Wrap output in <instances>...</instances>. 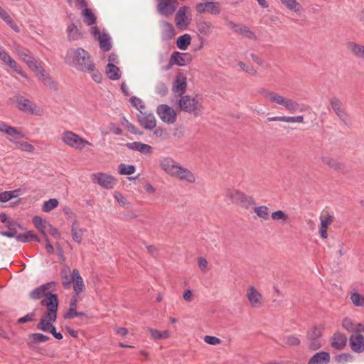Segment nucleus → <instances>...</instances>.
I'll return each instance as SVG.
<instances>
[{"label": "nucleus", "instance_id": "obj_1", "mask_svg": "<svg viewBox=\"0 0 364 364\" xmlns=\"http://www.w3.org/2000/svg\"><path fill=\"white\" fill-rule=\"evenodd\" d=\"M65 62L76 70L87 73L97 83L102 80V74L96 69L90 54L82 48H71L67 52Z\"/></svg>", "mask_w": 364, "mask_h": 364}, {"label": "nucleus", "instance_id": "obj_2", "mask_svg": "<svg viewBox=\"0 0 364 364\" xmlns=\"http://www.w3.org/2000/svg\"><path fill=\"white\" fill-rule=\"evenodd\" d=\"M159 165L166 174L179 181L191 184L195 183L196 181L195 174L190 169L180 165L171 157L161 158Z\"/></svg>", "mask_w": 364, "mask_h": 364}, {"label": "nucleus", "instance_id": "obj_3", "mask_svg": "<svg viewBox=\"0 0 364 364\" xmlns=\"http://www.w3.org/2000/svg\"><path fill=\"white\" fill-rule=\"evenodd\" d=\"M259 93L270 102L284 108L290 113L305 112L308 108L304 104H299L291 98L270 90L262 88L259 90Z\"/></svg>", "mask_w": 364, "mask_h": 364}, {"label": "nucleus", "instance_id": "obj_4", "mask_svg": "<svg viewBox=\"0 0 364 364\" xmlns=\"http://www.w3.org/2000/svg\"><path fill=\"white\" fill-rule=\"evenodd\" d=\"M56 287V283L55 282H50L46 284H43L39 287L35 288L29 293V297L32 300H38L45 296V299L41 300V306L46 307V311H48L49 304L48 302L52 301L55 306L57 304L58 307V296L55 294H52L51 291H54Z\"/></svg>", "mask_w": 364, "mask_h": 364}, {"label": "nucleus", "instance_id": "obj_5", "mask_svg": "<svg viewBox=\"0 0 364 364\" xmlns=\"http://www.w3.org/2000/svg\"><path fill=\"white\" fill-rule=\"evenodd\" d=\"M48 311H46L40 322L37 325V328L43 332H50L56 339L61 340L63 335L56 331L53 323L57 318V306H55L52 301L48 302ZM55 305H57L55 304Z\"/></svg>", "mask_w": 364, "mask_h": 364}, {"label": "nucleus", "instance_id": "obj_6", "mask_svg": "<svg viewBox=\"0 0 364 364\" xmlns=\"http://www.w3.org/2000/svg\"><path fill=\"white\" fill-rule=\"evenodd\" d=\"M21 59L26 63L28 68L36 73L38 78L47 86L54 87L55 84L51 77L45 71L41 64L26 50L18 51Z\"/></svg>", "mask_w": 364, "mask_h": 364}, {"label": "nucleus", "instance_id": "obj_7", "mask_svg": "<svg viewBox=\"0 0 364 364\" xmlns=\"http://www.w3.org/2000/svg\"><path fill=\"white\" fill-rule=\"evenodd\" d=\"M62 141L68 146L82 151L92 144L72 131H65L61 134Z\"/></svg>", "mask_w": 364, "mask_h": 364}, {"label": "nucleus", "instance_id": "obj_8", "mask_svg": "<svg viewBox=\"0 0 364 364\" xmlns=\"http://www.w3.org/2000/svg\"><path fill=\"white\" fill-rule=\"evenodd\" d=\"M225 197L233 204H241L245 209L255 205V200L252 196L246 195L244 192L237 189H228Z\"/></svg>", "mask_w": 364, "mask_h": 364}, {"label": "nucleus", "instance_id": "obj_9", "mask_svg": "<svg viewBox=\"0 0 364 364\" xmlns=\"http://www.w3.org/2000/svg\"><path fill=\"white\" fill-rule=\"evenodd\" d=\"M179 107L188 113H194L195 115H199L202 113L203 106L200 100L197 97L190 95L181 96L178 101Z\"/></svg>", "mask_w": 364, "mask_h": 364}, {"label": "nucleus", "instance_id": "obj_10", "mask_svg": "<svg viewBox=\"0 0 364 364\" xmlns=\"http://www.w3.org/2000/svg\"><path fill=\"white\" fill-rule=\"evenodd\" d=\"M16 101L17 108L22 112L38 116L41 115L43 113V110L40 107H38L36 104L23 96H16Z\"/></svg>", "mask_w": 364, "mask_h": 364}, {"label": "nucleus", "instance_id": "obj_11", "mask_svg": "<svg viewBox=\"0 0 364 364\" xmlns=\"http://www.w3.org/2000/svg\"><path fill=\"white\" fill-rule=\"evenodd\" d=\"M90 33L95 40L99 41L100 47L104 52L110 50L112 48L111 38L107 33H100L97 26L90 28Z\"/></svg>", "mask_w": 364, "mask_h": 364}, {"label": "nucleus", "instance_id": "obj_12", "mask_svg": "<svg viewBox=\"0 0 364 364\" xmlns=\"http://www.w3.org/2000/svg\"><path fill=\"white\" fill-rule=\"evenodd\" d=\"M160 119L165 123L173 124L176 121V113L167 105H160L156 109Z\"/></svg>", "mask_w": 364, "mask_h": 364}, {"label": "nucleus", "instance_id": "obj_13", "mask_svg": "<svg viewBox=\"0 0 364 364\" xmlns=\"http://www.w3.org/2000/svg\"><path fill=\"white\" fill-rule=\"evenodd\" d=\"M178 5L176 0H162L156 6L157 11L162 16H170L175 12Z\"/></svg>", "mask_w": 364, "mask_h": 364}, {"label": "nucleus", "instance_id": "obj_14", "mask_svg": "<svg viewBox=\"0 0 364 364\" xmlns=\"http://www.w3.org/2000/svg\"><path fill=\"white\" fill-rule=\"evenodd\" d=\"M137 120L139 124L147 130H152L156 126V121L153 113L146 110L137 114Z\"/></svg>", "mask_w": 364, "mask_h": 364}, {"label": "nucleus", "instance_id": "obj_15", "mask_svg": "<svg viewBox=\"0 0 364 364\" xmlns=\"http://www.w3.org/2000/svg\"><path fill=\"white\" fill-rule=\"evenodd\" d=\"M191 60V55L187 53L173 52L170 58L169 63L166 68V70H168L173 65H177L179 66H185L190 63Z\"/></svg>", "mask_w": 364, "mask_h": 364}, {"label": "nucleus", "instance_id": "obj_16", "mask_svg": "<svg viewBox=\"0 0 364 364\" xmlns=\"http://www.w3.org/2000/svg\"><path fill=\"white\" fill-rule=\"evenodd\" d=\"M189 8L187 6H181L176 14L175 22L178 28L185 30L191 23V19L186 15Z\"/></svg>", "mask_w": 364, "mask_h": 364}, {"label": "nucleus", "instance_id": "obj_17", "mask_svg": "<svg viewBox=\"0 0 364 364\" xmlns=\"http://www.w3.org/2000/svg\"><path fill=\"white\" fill-rule=\"evenodd\" d=\"M186 77L182 73H177L173 82V92L177 96H183L186 90Z\"/></svg>", "mask_w": 364, "mask_h": 364}, {"label": "nucleus", "instance_id": "obj_18", "mask_svg": "<svg viewBox=\"0 0 364 364\" xmlns=\"http://www.w3.org/2000/svg\"><path fill=\"white\" fill-rule=\"evenodd\" d=\"M321 335L322 331L320 328L316 326L313 328L311 331L309 333V348L310 350H316L322 346Z\"/></svg>", "mask_w": 364, "mask_h": 364}, {"label": "nucleus", "instance_id": "obj_19", "mask_svg": "<svg viewBox=\"0 0 364 364\" xmlns=\"http://www.w3.org/2000/svg\"><path fill=\"white\" fill-rule=\"evenodd\" d=\"M91 180L93 183L99 184L104 188H112L114 178L111 175L104 173H96L91 175Z\"/></svg>", "mask_w": 364, "mask_h": 364}, {"label": "nucleus", "instance_id": "obj_20", "mask_svg": "<svg viewBox=\"0 0 364 364\" xmlns=\"http://www.w3.org/2000/svg\"><path fill=\"white\" fill-rule=\"evenodd\" d=\"M246 296L252 307L259 308L262 306V296L253 286L248 287Z\"/></svg>", "mask_w": 364, "mask_h": 364}, {"label": "nucleus", "instance_id": "obj_21", "mask_svg": "<svg viewBox=\"0 0 364 364\" xmlns=\"http://www.w3.org/2000/svg\"><path fill=\"white\" fill-rule=\"evenodd\" d=\"M349 345L353 352L361 353L364 351V337L360 333L352 334L349 338Z\"/></svg>", "mask_w": 364, "mask_h": 364}, {"label": "nucleus", "instance_id": "obj_22", "mask_svg": "<svg viewBox=\"0 0 364 364\" xmlns=\"http://www.w3.org/2000/svg\"><path fill=\"white\" fill-rule=\"evenodd\" d=\"M159 26L161 31V39L164 41H169L175 36V28L171 23L166 21H161Z\"/></svg>", "mask_w": 364, "mask_h": 364}, {"label": "nucleus", "instance_id": "obj_23", "mask_svg": "<svg viewBox=\"0 0 364 364\" xmlns=\"http://www.w3.org/2000/svg\"><path fill=\"white\" fill-rule=\"evenodd\" d=\"M330 104L331 108L336 113V114L345 123H347L348 121V115L346 113L345 110L342 108L343 103L337 97H332L330 99Z\"/></svg>", "mask_w": 364, "mask_h": 364}, {"label": "nucleus", "instance_id": "obj_24", "mask_svg": "<svg viewBox=\"0 0 364 364\" xmlns=\"http://www.w3.org/2000/svg\"><path fill=\"white\" fill-rule=\"evenodd\" d=\"M346 48L354 57L364 60V45L348 41L346 43Z\"/></svg>", "mask_w": 364, "mask_h": 364}, {"label": "nucleus", "instance_id": "obj_25", "mask_svg": "<svg viewBox=\"0 0 364 364\" xmlns=\"http://www.w3.org/2000/svg\"><path fill=\"white\" fill-rule=\"evenodd\" d=\"M330 361V353L326 351H320L310 358L308 364H329Z\"/></svg>", "mask_w": 364, "mask_h": 364}, {"label": "nucleus", "instance_id": "obj_26", "mask_svg": "<svg viewBox=\"0 0 364 364\" xmlns=\"http://www.w3.org/2000/svg\"><path fill=\"white\" fill-rule=\"evenodd\" d=\"M0 132L6 134L8 136V139L12 138L16 140L17 139L24 137V135L21 132L4 122L0 124Z\"/></svg>", "mask_w": 364, "mask_h": 364}, {"label": "nucleus", "instance_id": "obj_27", "mask_svg": "<svg viewBox=\"0 0 364 364\" xmlns=\"http://www.w3.org/2000/svg\"><path fill=\"white\" fill-rule=\"evenodd\" d=\"M126 146L131 150L136 151L143 154H149L152 152V147L140 141H134L126 144Z\"/></svg>", "mask_w": 364, "mask_h": 364}, {"label": "nucleus", "instance_id": "obj_28", "mask_svg": "<svg viewBox=\"0 0 364 364\" xmlns=\"http://www.w3.org/2000/svg\"><path fill=\"white\" fill-rule=\"evenodd\" d=\"M0 59L17 73L21 70L16 62L2 48H0Z\"/></svg>", "mask_w": 364, "mask_h": 364}, {"label": "nucleus", "instance_id": "obj_29", "mask_svg": "<svg viewBox=\"0 0 364 364\" xmlns=\"http://www.w3.org/2000/svg\"><path fill=\"white\" fill-rule=\"evenodd\" d=\"M73 289L75 293V296L78 295L80 292L82 291L85 287L84 281L80 276L77 269H74L73 270Z\"/></svg>", "mask_w": 364, "mask_h": 364}, {"label": "nucleus", "instance_id": "obj_30", "mask_svg": "<svg viewBox=\"0 0 364 364\" xmlns=\"http://www.w3.org/2000/svg\"><path fill=\"white\" fill-rule=\"evenodd\" d=\"M81 16L85 24L92 26L96 23L97 16L94 12L89 8H85L82 10Z\"/></svg>", "mask_w": 364, "mask_h": 364}, {"label": "nucleus", "instance_id": "obj_31", "mask_svg": "<svg viewBox=\"0 0 364 364\" xmlns=\"http://www.w3.org/2000/svg\"><path fill=\"white\" fill-rule=\"evenodd\" d=\"M346 342L347 338L344 334L336 333L333 337L331 345L335 349L341 350L346 346Z\"/></svg>", "mask_w": 364, "mask_h": 364}, {"label": "nucleus", "instance_id": "obj_32", "mask_svg": "<svg viewBox=\"0 0 364 364\" xmlns=\"http://www.w3.org/2000/svg\"><path fill=\"white\" fill-rule=\"evenodd\" d=\"M0 18L6 23L16 33H19L20 29L16 23L13 21L8 12L0 6Z\"/></svg>", "mask_w": 364, "mask_h": 364}, {"label": "nucleus", "instance_id": "obj_33", "mask_svg": "<svg viewBox=\"0 0 364 364\" xmlns=\"http://www.w3.org/2000/svg\"><path fill=\"white\" fill-rule=\"evenodd\" d=\"M236 34H240L243 37L256 41L257 37L255 33L250 30V28L245 24H240L237 30Z\"/></svg>", "mask_w": 364, "mask_h": 364}, {"label": "nucleus", "instance_id": "obj_34", "mask_svg": "<svg viewBox=\"0 0 364 364\" xmlns=\"http://www.w3.org/2000/svg\"><path fill=\"white\" fill-rule=\"evenodd\" d=\"M349 298L355 306H364V294H360L355 289L349 293Z\"/></svg>", "mask_w": 364, "mask_h": 364}, {"label": "nucleus", "instance_id": "obj_35", "mask_svg": "<svg viewBox=\"0 0 364 364\" xmlns=\"http://www.w3.org/2000/svg\"><path fill=\"white\" fill-rule=\"evenodd\" d=\"M332 223V218L330 215H327L325 218H321V225L319 227V235L321 238L326 239L328 237L327 228L328 226Z\"/></svg>", "mask_w": 364, "mask_h": 364}, {"label": "nucleus", "instance_id": "obj_36", "mask_svg": "<svg viewBox=\"0 0 364 364\" xmlns=\"http://www.w3.org/2000/svg\"><path fill=\"white\" fill-rule=\"evenodd\" d=\"M16 240L21 242H28L31 241L40 242L38 236L33 232V231L31 230L17 235Z\"/></svg>", "mask_w": 364, "mask_h": 364}, {"label": "nucleus", "instance_id": "obj_37", "mask_svg": "<svg viewBox=\"0 0 364 364\" xmlns=\"http://www.w3.org/2000/svg\"><path fill=\"white\" fill-rule=\"evenodd\" d=\"M84 230L80 228L77 222H74L71 226V235L73 240L77 243H80L82 239Z\"/></svg>", "mask_w": 364, "mask_h": 364}, {"label": "nucleus", "instance_id": "obj_38", "mask_svg": "<svg viewBox=\"0 0 364 364\" xmlns=\"http://www.w3.org/2000/svg\"><path fill=\"white\" fill-rule=\"evenodd\" d=\"M148 332L150 333L151 338L154 341L160 340V339H166L170 337V332L168 330H165L164 331H159L157 329L149 328Z\"/></svg>", "mask_w": 364, "mask_h": 364}, {"label": "nucleus", "instance_id": "obj_39", "mask_svg": "<svg viewBox=\"0 0 364 364\" xmlns=\"http://www.w3.org/2000/svg\"><path fill=\"white\" fill-rule=\"evenodd\" d=\"M191 37L189 34L186 33L178 38L176 41L177 47L182 50H186L188 46L191 44Z\"/></svg>", "mask_w": 364, "mask_h": 364}, {"label": "nucleus", "instance_id": "obj_40", "mask_svg": "<svg viewBox=\"0 0 364 364\" xmlns=\"http://www.w3.org/2000/svg\"><path fill=\"white\" fill-rule=\"evenodd\" d=\"M9 140L11 143L14 144L18 149H20L23 151L31 153L34 151V146L28 142H26V141L20 142L17 140H15L14 139H12V138H9Z\"/></svg>", "mask_w": 364, "mask_h": 364}, {"label": "nucleus", "instance_id": "obj_41", "mask_svg": "<svg viewBox=\"0 0 364 364\" xmlns=\"http://www.w3.org/2000/svg\"><path fill=\"white\" fill-rule=\"evenodd\" d=\"M67 31L69 41H75L80 38L81 33L75 23L68 25Z\"/></svg>", "mask_w": 364, "mask_h": 364}, {"label": "nucleus", "instance_id": "obj_42", "mask_svg": "<svg viewBox=\"0 0 364 364\" xmlns=\"http://www.w3.org/2000/svg\"><path fill=\"white\" fill-rule=\"evenodd\" d=\"M77 296H73L70 302V308L68 311L64 314V318L65 319H72L74 318V314L77 312Z\"/></svg>", "mask_w": 364, "mask_h": 364}, {"label": "nucleus", "instance_id": "obj_43", "mask_svg": "<svg viewBox=\"0 0 364 364\" xmlns=\"http://www.w3.org/2000/svg\"><path fill=\"white\" fill-rule=\"evenodd\" d=\"M197 28L201 34L209 36L212 33L213 27L209 21H201L198 23Z\"/></svg>", "mask_w": 364, "mask_h": 364}, {"label": "nucleus", "instance_id": "obj_44", "mask_svg": "<svg viewBox=\"0 0 364 364\" xmlns=\"http://www.w3.org/2000/svg\"><path fill=\"white\" fill-rule=\"evenodd\" d=\"M254 213L260 218L267 220L269 215V209L266 205L255 207Z\"/></svg>", "mask_w": 364, "mask_h": 364}, {"label": "nucleus", "instance_id": "obj_45", "mask_svg": "<svg viewBox=\"0 0 364 364\" xmlns=\"http://www.w3.org/2000/svg\"><path fill=\"white\" fill-rule=\"evenodd\" d=\"M271 217L272 220L279 221L282 223H286L288 221V215L282 210H277L272 213Z\"/></svg>", "mask_w": 364, "mask_h": 364}, {"label": "nucleus", "instance_id": "obj_46", "mask_svg": "<svg viewBox=\"0 0 364 364\" xmlns=\"http://www.w3.org/2000/svg\"><path fill=\"white\" fill-rule=\"evenodd\" d=\"M122 125L129 132L136 135H141L142 134L134 124L130 123L127 119L123 118Z\"/></svg>", "mask_w": 364, "mask_h": 364}, {"label": "nucleus", "instance_id": "obj_47", "mask_svg": "<svg viewBox=\"0 0 364 364\" xmlns=\"http://www.w3.org/2000/svg\"><path fill=\"white\" fill-rule=\"evenodd\" d=\"M58 205V201L55 198H50L44 202L42 210L45 213H48L55 208Z\"/></svg>", "mask_w": 364, "mask_h": 364}, {"label": "nucleus", "instance_id": "obj_48", "mask_svg": "<svg viewBox=\"0 0 364 364\" xmlns=\"http://www.w3.org/2000/svg\"><path fill=\"white\" fill-rule=\"evenodd\" d=\"M136 171V168L133 165L122 164L119 166V173L121 175H131Z\"/></svg>", "mask_w": 364, "mask_h": 364}, {"label": "nucleus", "instance_id": "obj_49", "mask_svg": "<svg viewBox=\"0 0 364 364\" xmlns=\"http://www.w3.org/2000/svg\"><path fill=\"white\" fill-rule=\"evenodd\" d=\"M282 4L288 9L293 11L294 12H298L299 11V4L296 1V0H280Z\"/></svg>", "mask_w": 364, "mask_h": 364}, {"label": "nucleus", "instance_id": "obj_50", "mask_svg": "<svg viewBox=\"0 0 364 364\" xmlns=\"http://www.w3.org/2000/svg\"><path fill=\"white\" fill-rule=\"evenodd\" d=\"M284 344L289 346H298L301 344L299 338L294 335H289L284 338Z\"/></svg>", "mask_w": 364, "mask_h": 364}, {"label": "nucleus", "instance_id": "obj_51", "mask_svg": "<svg viewBox=\"0 0 364 364\" xmlns=\"http://www.w3.org/2000/svg\"><path fill=\"white\" fill-rule=\"evenodd\" d=\"M130 102L139 111V113L145 111V105L141 99L133 96L130 98Z\"/></svg>", "mask_w": 364, "mask_h": 364}, {"label": "nucleus", "instance_id": "obj_52", "mask_svg": "<svg viewBox=\"0 0 364 364\" xmlns=\"http://www.w3.org/2000/svg\"><path fill=\"white\" fill-rule=\"evenodd\" d=\"M208 11L212 15L217 16L221 12L220 4L218 1H208Z\"/></svg>", "mask_w": 364, "mask_h": 364}, {"label": "nucleus", "instance_id": "obj_53", "mask_svg": "<svg viewBox=\"0 0 364 364\" xmlns=\"http://www.w3.org/2000/svg\"><path fill=\"white\" fill-rule=\"evenodd\" d=\"M353 359V355L349 353H341L336 356L335 360L338 364H345L348 362L352 361Z\"/></svg>", "mask_w": 364, "mask_h": 364}, {"label": "nucleus", "instance_id": "obj_54", "mask_svg": "<svg viewBox=\"0 0 364 364\" xmlns=\"http://www.w3.org/2000/svg\"><path fill=\"white\" fill-rule=\"evenodd\" d=\"M321 160L325 164L331 168H334L336 169L341 168V165L338 161L329 156H322Z\"/></svg>", "mask_w": 364, "mask_h": 364}, {"label": "nucleus", "instance_id": "obj_55", "mask_svg": "<svg viewBox=\"0 0 364 364\" xmlns=\"http://www.w3.org/2000/svg\"><path fill=\"white\" fill-rule=\"evenodd\" d=\"M343 327L349 332H355V323L349 318H345L342 321Z\"/></svg>", "mask_w": 364, "mask_h": 364}, {"label": "nucleus", "instance_id": "obj_56", "mask_svg": "<svg viewBox=\"0 0 364 364\" xmlns=\"http://www.w3.org/2000/svg\"><path fill=\"white\" fill-rule=\"evenodd\" d=\"M114 55L111 54L109 56V63L106 70L107 75L110 80H114Z\"/></svg>", "mask_w": 364, "mask_h": 364}, {"label": "nucleus", "instance_id": "obj_57", "mask_svg": "<svg viewBox=\"0 0 364 364\" xmlns=\"http://www.w3.org/2000/svg\"><path fill=\"white\" fill-rule=\"evenodd\" d=\"M154 134L162 140L167 139L169 137V134L167 130L160 127L155 129L154 131Z\"/></svg>", "mask_w": 364, "mask_h": 364}, {"label": "nucleus", "instance_id": "obj_58", "mask_svg": "<svg viewBox=\"0 0 364 364\" xmlns=\"http://www.w3.org/2000/svg\"><path fill=\"white\" fill-rule=\"evenodd\" d=\"M30 337L32 338V340L34 343H44L49 340L48 336H47L44 334L40 333H32V334H31Z\"/></svg>", "mask_w": 364, "mask_h": 364}, {"label": "nucleus", "instance_id": "obj_59", "mask_svg": "<svg viewBox=\"0 0 364 364\" xmlns=\"http://www.w3.org/2000/svg\"><path fill=\"white\" fill-rule=\"evenodd\" d=\"M156 92L160 96H165L168 93V88L163 82H159L156 86Z\"/></svg>", "mask_w": 364, "mask_h": 364}, {"label": "nucleus", "instance_id": "obj_60", "mask_svg": "<svg viewBox=\"0 0 364 364\" xmlns=\"http://www.w3.org/2000/svg\"><path fill=\"white\" fill-rule=\"evenodd\" d=\"M239 67L246 73H249L251 75H256L257 71L252 67L247 65L245 63L240 61L238 63Z\"/></svg>", "mask_w": 364, "mask_h": 364}, {"label": "nucleus", "instance_id": "obj_61", "mask_svg": "<svg viewBox=\"0 0 364 364\" xmlns=\"http://www.w3.org/2000/svg\"><path fill=\"white\" fill-rule=\"evenodd\" d=\"M204 341L210 345H219L221 343L220 338L213 336H205L204 337Z\"/></svg>", "mask_w": 364, "mask_h": 364}, {"label": "nucleus", "instance_id": "obj_62", "mask_svg": "<svg viewBox=\"0 0 364 364\" xmlns=\"http://www.w3.org/2000/svg\"><path fill=\"white\" fill-rule=\"evenodd\" d=\"M35 317V313L31 312L29 314H27L26 316L21 317L18 319V323H25L27 322L32 321Z\"/></svg>", "mask_w": 364, "mask_h": 364}, {"label": "nucleus", "instance_id": "obj_63", "mask_svg": "<svg viewBox=\"0 0 364 364\" xmlns=\"http://www.w3.org/2000/svg\"><path fill=\"white\" fill-rule=\"evenodd\" d=\"M115 199L117 200L119 204L124 208H129L130 207V203L127 200V199L123 197L122 195H115Z\"/></svg>", "mask_w": 364, "mask_h": 364}, {"label": "nucleus", "instance_id": "obj_64", "mask_svg": "<svg viewBox=\"0 0 364 364\" xmlns=\"http://www.w3.org/2000/svg\"><path fill=\"white\" fill-rule=\"evenodd\" d=\"M208 1L200 2L196 4V10L198 14H204L208 8Z\"/></svg>", "mask_w": 364, "mask_h": 364}]
</instances>
